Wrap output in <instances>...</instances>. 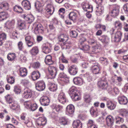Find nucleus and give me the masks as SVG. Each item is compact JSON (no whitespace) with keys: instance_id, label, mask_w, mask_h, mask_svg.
Returning <instances> with one entry per match:
<instances>
[{"instance_id":"1","label":"nucleus","mask_w":128,"mask_h":128,"mask_svg":"<svg viewBox=\"0 0 128 128\" xmlns=\"http://www.w3.org/2000/svg\"><path fill=\"white\" fill-rule=\"evenodd\" d=\"M5 100L7 103L9 104L11 108L14 110H18L20 109V106L16 102L12 100L10 95H7L5 97Z\"/></svg>"},{"instance_id":"2","label":"nucleus","mask_w":128,"mask_h":128,"mask_svg":"<svg viewBox=\"0 0 128 128\" xmlns=\"http://www.w3.org/2000/svg\"><path fill=\"white\" fill-rule=\"evenodd\" d=\"M98 85L99 87L103 89H106L108 86V84L105 77L102 78L98 82Z\"/></svg>"},{"instance_id":"3","label":"nucleus","mask_w":128,"mask_h":128,"mask_svg":"<svg viewBox=\"0 0 128 128\" xmlns=\"http://www.w3.org/2000/svg\"><path fill=\"white\" fill-rule=\"evenodd\" d=\"M57 68L53 66H49L48 68V71L50 76H51L52 78H55L57 73Z\"/></svg>"},{"instance_id":"4","label":"nucleus","mask_w":128,"mask_h":128,"mask_svg":"<svg viewBox=\"0 0 128 128\" xmlns=\"http://www.w3.org/2000/svg\"><path fill=\"white\" fill-rule=\"evenodd\" d=\"M45 10V13L49 16L52 15L54 11V8L52 6L49 4L46 6Z\"/></svg>"},{"instance_id":"5","label":"nucleus","mask_w":128,"mask_h":128,"mask_svg":"<svg viewBox=\"0 0 128 128\" xmlns=\"http://www.w3.org/2000/svg\"><path fill=\"white\" fill-rule=\"evenodd\" d=\"M58 100L60 103L64 104L66 102V96L64 93L62 91L60 92L58 97Z\"/></svg>"},{"instance_id":"6","label":"nucleus","mask_w":128,"mask_h":128,"mask_svg":"<svg viewBox=\"0 0 128 128\" xmlns=\"http://www.w3.org/2000/svg\"><path fill=\"white\" fill-rule=\"evenodd\" d=\"M36 89L39 91L44 90L45 88V83L42 81H39L36 84Z\"/></svg>"},{"instance_id":"7","label":"nucleus","mask_w":128,"mask_h":128,"mask_svg":"<svg viewBox=\"0 0 128 128\" xmlns=\"http://www.w3.org/2000/svg\"><path fill=\"white\" fill-rule=\"evenodd\" d=\"M32 96L31 90L30 89L26 88L24 90V92L22 94L23 98L26 99L30 98Z\"/></svg>"},{"instance_id":"8","label":"nucleus","mask_w":128,"mask_h":128,"mask_svg":"<svg viewBox=\"0 0 128 128\" xmlns=\"http://www.w3.org/2000/svg\"><path fill=\"white\" fill-rule=\"evenodd\" d=\"M92 72L95 74L100 72V66L97 63H95L91 68Z\"/></svg>"},{"instance_id":"9","label":"nucleus","mask_w":128,"mask_h":128,"mask_svg":"<svg viewBox=\"0 0 128 128\" xmlns=\"http://www.w3.org/2000/svg\"><path fill=\"white\" fill-rule=\"evenodd\" d=\"M25 40L26 44L28 47H31L34 44V39L30 36H26Z\"/></svg>"},{"instance_id":"10","label":"nucleus","mask_w":128,"mask_h":128,"mask_svg":"<svg viewBox=\"0 0 128 128\" xmlns=\"http://www.w3.org/2000/svg\"><path fill=\"white\" fill-rule=\"evenodd\" d=\"M119 8V6L117 5H115L114 6L113 9L110 13L112 16L114 17L118 15Z\"/></svg>"},{"instance_id":"11","label":"nucleus","mask_w":128,"mask_h":128,"mask_svg":"<svg viewBox=\"0 0 128 128\" xmlns=\"http://www.w3.org/2000/svg\"><path fill=\"white\" fill-rule=\"evenodd\" d=\"M40 101L41 104L44 106H46L49 104L50 100L48 97L44 96L40 99Z\"/></svg>"},{"instance_id":"12","label":"nucleus","mask_w":128,"mask_h":128,"mask_svg":"<svg viewBox=\"0 0 128 128\" xmlns=\"http://www.w3.org/2000/svg\"><path fill=\"white\" fill-rule=\"evenodd\" d=\"M68 72L72 75H76L77 72V68L76 66L74 65L70 66L68 69Z\"/></svg>"},{"instance_id":"13","label":"nucleus","mask_w":128,"mask_h":128,"mask_svg":"<svg viewBox=\"0 0 128 128\" xmlns=\"http://www.w3.org/2000/svg\"><path fill=\"white\" fill-rule=\"evenodd\" d=\"M58 38L60 42H62L63 44L67 43L68 37L67 35L64 34H61L59 35Z\"/></svg>"},{"instance_id":"14","label":"nucleus","mask_w":128,"mask_h":128,"mask_svg":"<svg viewBox=\"0 0 128 128\" xmlns=\"http://www.w3.org/2000/svg\"><path fill=\"white\" fill-rule=\"evenodd\" d=\"M22 6L26 10H29L31 8V5L30 2L27 0H23L22 3Z\"/></svg>"},{"instance_id":"15","label":"nucleus","mask_w":128,"mask_h":128,"mask_svg":"<svg viewBox=\"0 0 128 128\" xmlns=\"http://www.w3.org/2000/svg\"><path fill=\"white\" fill-rule=\"evenodd\" d=\"M98 39L103 43L105 46L108 45V44L109 39L106 36H103L99 38Z\"/></svg>"},{"instance_id":"16","label":"nucleus","mask_w":128,"mask_h":128,"mask_svg":"<svg viewBox=\"0 0 128 128\" xmlns=\"http://www.w3.org/2000/svg\"><path fill=\"white\" fill-rule=\"evenodd\" d=\"M118 100L119 103L121 104H126L128 102L127 98L124 96L118 97Z\"/></svg>"},{"instance_id":"17","label":"nucleus","mask_w":128,"mask_h":128,"mask_svg":"<svg viewBox=\"0 0 128 128\" xmlns=\"http://www.w3.org/2000/svg\"><path fill=\"white\" fill-rule=\"evenodd\" d=\"M74 112V107L72 104L66 107V113L67 114H72Z\"/></svg>"},{"instance_id":"18","label":"nucleus","mask_w":128,"mask_h":128,"mask_svg":"<svg viewBox=\"0 0 128 128\" xmlns=\"http://www.w3.org/2000/svg\"><path fill=\"white\" fill-rule=\"evenodd\" d=\"M106 123L107 125L110 126H112L114 123L113 117L111 115L107 116L106 118Z\"/></svg>"},{"instance_id":"19","label":"nucleus","mask_w":128,"mask_h":128,"mask_svg":"<svg viewBox=\"0 0 128 128\" xmlns=\"http://www.w3.org/2000/svg\"><path fill=\"white\" fill-rule=\"evenodd\" d=\"M73 82L75 84L80 86L83 84V80L82 78L77 77L74 78Z\"/></svg>"},{"instance_id":"20","label":"nucleus","mask_w":128,"mask_h":128,"mask_svg":"<svg viewBox=\"0 0 128 128\" xmlns=\"http://www.w3.org/2000/svg\"><path fill=\"white\" fill-rule=\"evenodd\" d=\"M100 111L99 109L95 107H92L90 109L91 114L95 117L97 116L98 115V112Z\"/></svg>"},{"instance_id":"21","label":"nucleus","mask_w":128,"mask_h":128,"mask_svg":"<svg viewBox=\"0 0 128 128\" xmlns=\"http://www.w3.org/2000/svg\"><path fill=\"white\" fill-rule=\"evenodd\" d=\"M106 106L108 109L110 110H113L115 108L116 105L113 102L108 101L107 102Z\"/></svg>"},{"instance_id":"22","label":"nucleus","mask_w":128,"mask_h":128,"mask_svg":"<svg viewBox=\"0 0 128 128\" xmlns=\"http://www.w3.org/2000/svg\"><path fill=\"white\" fill-rule=\"evenodd\" d=\"M72 126L74 128H82V124L80 120H77L74 121Z\"/></svg>"},{"instance_id":"23","label":"nucleus","mask_w":128,"mask_h":128,"mask_svg":"<svg viewBox=\"0 0 128 128\" xmlns=\"http://www.w3.org/2000/svg\"><path fill=\"white\" fill-rule=\"evenodd\" d=\"M44 61L46 64L48 65L52 64L54 63V62L52 60V57L50 55H48L46 56Z\"/></svg>"},{"instance_id":"24","label":"nucleus","mask_w":128,"mask_h":128,"mask_svg":"<svg viewBox=\"0 0 128 128\" xmlns=\"http://www.w3.org/2000/svg\"><path fill=\"white\" fill-rule=\"evenodd\" d=\"M46 122V120L44 117H40L37 120V124L39 126L44 125Z\"/></svg>"},{"instance_id":"25","label":"nucleus","mask_w":128,"mask_h":128,"mask_svg":"<svg viewBox=\"0 0 128 128\" xmlns=\"http://www.w3.org/2000/svg\"><path fill=\"white\" fill-rule=\"evenodd\" d=\"M44 28L43 26L40 24L36 25L35 28V30L37 31L39 33H42L43 32Z\"/></svg>"},{"instance_id":"26","label":"nucleus","mask_w":128,"mask_h":128,"mask_svg":"<svg viewBox=\"0 0 128 128\" xmlns=\"http://www.w3.org/2000/svg\"><path fill=\"white\" fill-rule=\"evenodd\" d=\"M40 76V74L38 71H34L32 74V77L33 80H36Z\"/></svg>"},{"instance_id":"27","label":"nucleus","mask_w":128,"mask_h":128,"mask_svg":"<svg viewBox=\"0 0 128 128\" xmlns=\"http://www.w3.org/2000/svg\"><path fill=\"white\" fill-rule=\"evenodd\" d=\"M48 86L49 89L51 91H54L57 89V86L56 85L51 82H48Z\"/></svg>"},{"instance_id":"28","label":"nucleus","mask_w":128,"mask_h":128,"mask_svg":"<svg viewBox=\"0 0 128 128\" xmlns=\"http://www.w3.org/2000/svg\"><path fill=\"white\" fill-rule=\"evenodd\" d=\"M9 5L7 3H0V11L2 10H8L9 8Z\"/></svg>"},{"instance_id":"29","label":"nucleus","mask_w":128,"mask_h":128,"mask_svg":"<svg viewBox=\"0 0 128 128\" xmlns=\"http://www.w3.org/2000/svg\"><path fill=\"white\" fill-rule=\"evenodd\" d=\"M122 33L120 31L117 32L115 34L114 37V41L116 42H120V40Z\"/></svg>"},{"instance_id":"30","label":"nucleus","mask_w":128,"mask_h":128,"mask_svg":"<svg viewBox=\"0 0 128 128\" xmlns=\"http://www.w3.org/2000/svg\"><path fill=\"white\" fill-rule=\"evenodd\" d=\"M77 16V14L74 12H71L68 15L69 18L72 21L75 20L76 19Z\"/></svg>"},{"instance_id":"31","label":"nucleus","mask_w":128,"mask_h":128,"mask_svg":"<svg viewBox=\"0 0 128 128\" xmlns=\"http://www.w3.org/2000/svg\"><path fill=\"white\" fill-rule=\"evenodd\" d=\"M87 125V128H97L93 121L91 120L88 121Z\"/></svg>"},{"instance_id":"32","label":"nucleus","mask_w":128,"mask_h":128,"mask_svg":"<svg viewBox=\"0 0 128 128\" xmlns=\"http://www.w3.org/2000/svg\"><path fill=\"white\" fill-rule=\"evenodd\" d=\"M8 16L7 12H0V20L2 21L6 19Z\"/></svg>"},{"instance_id":"33","label":"nucleus","mask_w":128,"mask_h":128,"mask_svg":"<svg viewBox=\"0 0 128 128\" xmlns=\"http://www.w3.org/2000/svg\"><path fill=\"white\" fill-rule=\"evenodd\" d=\"M116 123L117 124H120L124 121V119L119 116H116L115 118Z\"/></svg>"},{"instance_id":"34","label":"nucleus","mask_w":128,"mask_h":128,"mask_svg":"<svg viewBox=\"0 0 128 128\" xmlns=\"http://www.w3.org/2000/svg\"><path fill=\"white\" fill-rule=\"evenodd\" d=\"M97 9L96 10V14L98 16H100L102 14L103 12L104 8L103 7L98 6L96 7Z\"/></svg>"},{"instance_id":"35","label":"nucleus","mask_w":128,"mask_h":128,"mask_svg":"<svg viewBox=\"0 0 128 128\" xmlns=\"http://www.w3.org/2000/svg\"><path fill=\"white\" fill-rule=\"evenodd\" d=\"M76 87L74 86H72L70 88L68 92L70 96H71L73 94L76 93Z\"/></svg>"},{"instance_id":"36","label":"nucleus","mask_w":128,"mask_h":128,"mask_svg":"<svg viewBox=\"0 0 128 128\" xmlns=\"http://www.w3.org/2000/svg\"><path fill=\"white\" fill-rule=\"evenodd\" d=\"M20 75L22 76H24L27 74V70L25 68H21L20 69Z\"/></svg>"},{"instance_id":"37","label":"nucleus","mask_w":128,"mask_h":128,"mask_svg":"<svg viewBox=\"0 0 128 128\" xmlns=\"http://www.w3.org/2000/svg\"><path fill=\"white\" fill-rule=\"evenodd\" d=\"M18 24L20 30H22L25 28L26 26L24 22L20 20H18Z\"/></svg>"},{"instance_id":"38","label":"nucleus","mask_w":128,"mask_h":128,"mask_svg":"<svg viewBox=\"0 0 128 128\" xmlns=\"http://www.w3.org/2000/svg\"><path fill=\"white\" fill-rule=\"evenodd\" d=\"M38 52V50L37 46L33 47L30 51V52L32 55H36Z\"/></svg>"},{"instance_id":"39","label":"nucleus","mask_w":128,"mask_h":128,"mask_svg":"<svg viewBox=\"0 0 128 128\" xmlns=\"http://www.w3.org/2000/svg\"><path fill=\"white\" fill-rule=\"evenodd\" d=\"M14 10V11L18 13H22L23 11L22 8L19 6L16 5L13 8Z\"/></svg>"},{"instance_id":"40","label":"nucleus","mask_w":128,"mask_h":128,"mask_svg":"<svg viewBox=\"0 0 128 128\" xmlns=\"http://www.w3.org/2000/svg\"><path fill=\"white\" fill-rule=\"evenodd\" d=\"M14 91L15 94H19L21 92V87L18 86L16 85L14 87Z\"/></svg>"},{"instance_id":"41","label":"nucleus","mask_w":128,"mask_h":128,"mask_svg":"<svg viewBox=\"0 0 128 128\" xmlns=\"http://www.w3.org/2000/svg\"><path fill=\"white\" fill-rule=\"evenodd\" d=\"M20 118L25 124H27L28 122V119L26 117V115L24 114H21L20 116Z\"/></svg>"},{"instance_id":"42","label":"nucleus","mask_w":128,"mask_h":128,"mask_svg":"<svg viewBox=\"0 0 128 128\" xmlns=\"http://www.w3.org/2000/svg\"><path fill=\"white\" fill-rule=\"evenodd\" d=\"M42 51L46 54H48L51 52V50L50 48L48 47L45 46L43 48Z\"/></svg>"},{"instance_id":"43","label":"nucleus","mask_w":128,"mask_h":128,"mask_svg":"<svg viewBox=\"0 0 128 128\" xmlns=\"http://www.w3.org/2000/svg\"><path fill=\"white\" fill-rule=\"evenodd\" d=\"M100 47L98 46L93 47L92 49V52L93 54H96L100 51Z\"/></svg>"},{"instance_id":"44","label":"nucleus","mask_w":128,"mask_h":128,"mask_svg":"<svg viewBox=\"0 0 128 128\" xmlns=\"http://www.w3.org/2000/svg\"><path fill=\"white\" fill-rule=\"evenodd\" d=\"M92 8V6L90 5L87 3H85L83 6L82 8L85 11H87L88 10Z\"/></svg>"},{"instance_id":"45","label":"nucleus","mask_w":128,"mask_h":128,"mask_svg":"<svg viewBox=\"0 0 128 128\" xmlns=\"http://www.w3.org/2000/svg\"><path fill=\"white\" fill-rule=\"evenodd\" d=\"M67 119L65 117L62 118L60 120V123L61 124L65 125L67 124Z\"/></svg>"},{"instance_id":"46","label":"nucleus","mask_w":128,"mask_h":128,"mask_svg":"<svg viewBox=\"0 0 128 128\" xmlns=\"http://www.w3.org/2000/svg\"><path fill=\"white\" fill-rule=\"evenodd\" d=\"M84 101L86 103L90 102L91 100V98L88 95H86L84 97Z\"/></svg>"},{"instance_id":"47","label":"nucleus","mask_w":128,"mask_h":128,"mask_svg":"<svg viewBox=\"0 0 128 128\" xmlns=\"http://www.w3.org/2000/svg\"><path fill=\"white\" fill-rule=\"evenodd\" d=\"M65 12V10L64 8H61L59 10L58 12L60 16V17L63 18L64 16V14Z\"/></svg>"},{"instance_id":"48","label":"nucleus","mask_w":128,"mask_h":128,"mask_svg":"<svg viewBox=\"0 0 128 128\" xmlns=\"http://www.w3.org/2000/svg\"><path fill=\"white\" fill-rule=\"evenodd\" d=\"M80 48L84 51H88L90 50V47L88 45H83L82 47Z\"/></svg>"},{"instance_id":"49","label":"nucleus","mask_w":128,"mask_h":128,"mask_svg":"<svg viewBox=\"0 0 128 128\" xmlns=\"http://www.w3.org/2000/svg\"><path fill=\"white\" fill-rule=\"evenodd\" d=\"M63 108L62 106L60 105H56L54 107L56 110L58 112L61 111L63 109Z\"/></svg>"},{"instance_id":"50","label":"nucleus","mask_w":128,"mask_h":128,"mask_svg":"<svg viewBox=\"0 0 128 128\" xmlns=\"http://www.w3.org/2000/svg\"><path fill=\"white\" fill-rule=\"evenodd\" d=\"M16 56L15 54H9L8 56V58L10 60L12 61L15 58Z\"/></svg>"},{"instance_id":"51","label":"nucleus","mask_w":128,"mask_h":128,"mask_svg":"<svg viewBox=\"0 0 128 128\" xmlns=\"http://www.w3.org/2000/svg\"><path fill=\"white\" fill-rule=\"evenodd\" d=\"M27 20H26L28 21V23L31 24L34 20V18L32 15H28Z\"/></svg>"},{"instance_id":"52","label":"nucleus","mask_w":128,"mask_h":128,"mask_svg":"<svg viewBox=\"0 0 128 128\" xmlns=\"http://www.w3.org/2000/svg\"><path fill=\"white\" fill-rule=\"evenodd\" d=\"M22 83L26 86H30V81L28 80H24L22 81Z\"/></svg>"},{"instance_id":"53","label":"nucleus","mask_w":128,"mask_h":128,"mask_svg":"<svg viewBox=\"0 0 128 128\" xmlns=\"http://www.w3.org/2000/svg\"><path fill=\"white\" fill-rule=\"evenodd\" d=\"M13 24L11 21H9L5 24V26L7 28L9 29L13 25Z\"/></svg>"},{"instance_id":"54","label":"nucleus","mask_w":128,"mask_h":128,"mask_svg":"<svg viewBox=\"0 0 128 128\" xmlns=\"http://www.w3.org/2000/svg\"><path fill=\"white\" fill-rule=\"evenodd\" d=\"M115 27L117 28L118 29H120L122 27V23L119 21H116L115 24Z\"/></svg>"},{"instance_id":"55","label":"nucleus","mask_w":128,"mask_h":128,"mask_svg":"<svg viewBox=\"0 0 128 128\" xmlns=\"http://www.w3.org/2000/svg\"><path fill=\"white\" fill-rule=\"evenodd\" d=\"M7 82L8 83L10 84H12L14 82V77L12 76L9 77L7 80Z\"/></svg>"},{"instance_id":"56","label":"nucleus","mask_w":128,"mask_h":128,"mask_svg":"<svg viewBox=\"0 0 128 128\" xmlns=\"http://www.w3.org/2000/svg\"><path fill=\"white\" fill-rule=\"evenodd\" d=\"M24 105L25 107L29 109V108H30L31 106V101H29L25 102L24 103Z\"/></svg>"},{"instance_id":"57","label":"nucleus","mask_w":128,"mask_h":128,"mask_svg":"<svg viewBox=\"0 0 128 128\" xmlns=\"http://www.w3.org/2000/svg\"><path fill=\"white\" fill-rule=\"evenodd\" d=\"M84 76L85 79H86L88 81H90L91 79V77L90 76L88 73H86L84 75Z\"/></svg>"},{"instance_id":"58","label":"nucleus","mask_w":128,"mask_h":128,"mask_svg":"<svg viewBox=\"0 0 128 128\" xmlns=\"http://www.w3.org/2000/svg\"><path fill=\"white\" fill-rule=\"evenodd\" d=\"M72 98H73L75 100H78L80 99V98L78 96V94L76 93L74 94H73L71 96Z\"/></svg>"},{"instance_id":"59","label":"nucleus","mask_w":128,"mask_h":128,"mask_svg":"<svg viewBox=\"0 0 128 128\" xmlns=\"http://www.w3.org/2000/svg\"><path fill=\"white\" fill-rule=\"evenodd\" d=\"M37 107L36 104H34L32 105L31 104L30 107L29 108V110H30L34 111L36 110Z\"/></svg>"},{"instance_id":"60","label":"nucleus","mask_w":128,"mask_h":128,"mask_svg":"<svg viewBox=\"0 0 128 128\" xmlns=\"http://www.w3.org/2000/svg\"><path fill=\"white\" fill-rule=\"evenodd\" d=\"M6 35L4 33L0 32V40H4L6 38Z\"/></svg>"},{"instance_id":"61","label":"nucleus","mask_w":128,"mask_h":128,"mask_svg":"<svg viewBox=\"0 0 128 128\" xmlns=\"http://www.w3.org/2000/svg\"><path fill=\"white\" fill-rule=\"evenodd\" d=\"M70 34L71 36L74 38H76L78 35L77 32L75 31H72L70 32Z\"/></svg>"},{"instance_id":"62","label":"nucleus","mask_w":128,"mask_h":128,"mask_svg":"<svg viewBox=\"0 0 128 128\" xmlns=\"http://www.w3.org/2000/svg\"><path fill=\"white\" fill-rule=\"evenodd\" d=\"M88 42V43L91 45H92L96 43V41L92 38H90Z\"/></svg>"},{"instance_id":"63","label":"nucleus","mask_w":128,"mask_h":128,"mask_svg":"<svg viewBox=\"0 0 128 128\" xmlns=\"http://www.w3.org/2000/svg\"><path fill=\"white\" fill-rule=\"evenodd\" d=\"M40 66V63L38 62H36L34 63L32 65V66L34 68H38Z\"/></svg>"},{"instance_id":"64","label":"nucleus","mask_w":128,"mask_h":128,"mask_svg":"<svg viewBox=\"0 0 128 128\" xmlns=\"http://www.w3.org/2000/svg\"><path fill=\"white\" fill-rule=\"evenodd\" d=\"M23 44L22 42L20 41L18 43V48L20 50H22L23 48L22 46Z\"/></svg>"}]
</instances>
